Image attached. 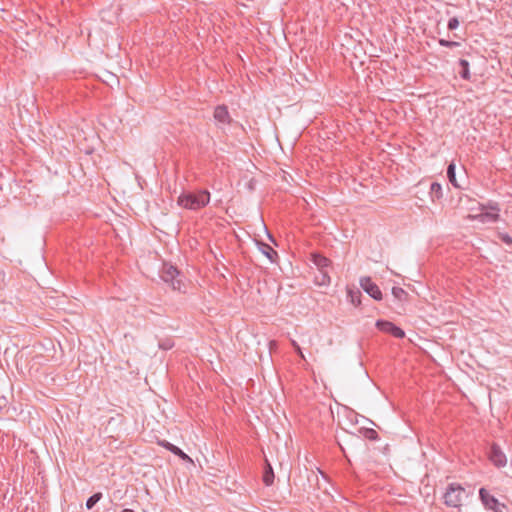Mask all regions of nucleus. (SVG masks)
Listing matches in <instances>:
<instances>
[{
	"label": "nucleus",
	"instance_id": "1",
	"mask_svg": "<svg viewBox=\"0 0 512 512\" xmlns=\"http://www.w3.org/2000/svg\"><path fill=\"white\" fill-rule=\"evenodd\" d=\"M210 202V192L206 189L199 190L197 192L184 191L178 199L177 204L188 210H199L207 206Z\"/></svg>",
	"mask_w": 512,
	"mask_h": 512
},
{
	"label": "nucleus",
	"instance_id": "2",
	"mask_svg": "<svg viewBox=\"0 0 512 512\" xmlns=\"http://www.w3.org/2000/svg\"><path fill=\"white\" fill-rule=\"evenodd\" d=\"M467 496L466 490L458 483H450L443 495L444 503L448 507L459 508Z\"/></svg>",
	"mask_w": 512,
	"mask_h": 512
},
{
	"label": "nucleus",
	"instance_id": "3",
	"mask_svg": "<svg viewBox=\"0 0 512 512\" xmlns=\"http://www.w3.org/2000/svg\"><path fill=\"white\" fill-rule=\"evenodd\" d=\"M180 272L179 270L170 264L164 263L161 270V278L164 282L171 285L174 290H181L182 281L178 279Z\"/></svg>",
	"mask_w": 512,
	"mask_h": 512
},
{
	"label": "nucleus",
	"instance_id": "4",
	"mask_svg": "<svg viewBox=\"0 0 512 512\" xmlns=\"http://www.w3.org/2000/svg\"><path fill=\"white\" fill-rule=\"evenodd\" d=\"M479 497L485 508L493 512H506V505L499 502V500L491 495L485 488H480Z\"/></svg>",
	"mask_w": 512,
	"mask_h": 512
},
{
	"label": "nucleus",
	"instance_id": "5",
	"mask_svg": "<svg viewBox=\"0 0 512 512\" xmlns=\"http://www.w3.org/2000/svg\"><path fill=\"white\" fill-rule=\"evenodd\" d=\"M376 327L384 333H388L397 339L405 337V332L394 323L387 320H377Z\"/></svg>",
	"mask_w": 512,
	"mask_h": 512
},
{
	"label": "nucleus",
	"instance_id": "6",
	"mask_svg": "<svg viewBox=\"0 0 512 512\" xmlns=\"http://www.w3.org/2000/svg\"><path fill=\"white\" fill-rule=\"evenodd\" d=\"M489 460L498 468L504 467L507 463V458L500 446L493 443L488 451Z\"/></svg>",
	"mask_w": 512,
	"mask_h": 512
},
{
	"label": "nucleus",
	"instance_id": "7",
	"mask_svg": "<svg viewBox=\"0 0 512 512\" xmlns=\"http://www.w3.org/2000/svg\"><path fill=\"white\" fill-rule=\"evenodd\" d=\"M362 289L369 294L370 297L379 301L382 299V292L379 287L371 280L370 277H363L360 280Z\"/></svg>",
	"mask_w": 512,
	"mask_h": 512
},
{
	"label": "nucleus",
	"instance_id": "8",
	"mask_svg": "<svg viewBox=\"0 0 512 512\" xmlns=\"http://www.w3.org/2000/svg\"><path fill=\"white\" fill-rule=\"evenodd\" d=\"M311 261L318 268V271L326 270L331 265V260L320 253H312Z\"/></svg>",
	"mask_w": 512,
	"mask_h": 512
},
{
	"label": "nucleus",
	"instance_id": "9",
	"mask_svg": "<svg viewBox=\"0 0 512 512\" xmlns=\"http://www.w3.org/2000/svg\"><path fill=\"white\" fill-rule=\"evenodd\" d=\"M214 118L223 124H230L231 117L225 105H219L214 110Z\"/></svg>",
	"mask_w": 512,
	"mask_h": 512
},
{
	"label": "nucleus",
	"instance_id": "10",
	"mask_svg": "<svg viewBox=\"0 0 512 512\" xmlns=\"http://www.w3.org/2000/svg\"><path fill=\"white\" fill-rule=\"evenodd\" d=\"M260 251L271 261L275 262L278 258V253L268 244L258 242Z\"/></svg>",
	"mask_w": 512,
	"mask_h": 512
},
{
	"label": "nucleus",
	"instance_id": "11",
	"mask_svg": "<svg viewBox=\"0 0 512 512\" xmlns=\"http://www.w3.org/2000/svg\"><path fill=\"white\" fill-rule=\"evenodd\" d=\"M361 296L362 293L358 288L347 287V298L354 306L361 304Z\"/></svg>",
	"mask_w": 512,
	"mask_h": 512
},
{
	"label": "nucleus",
	"instance_id": "12",
	"mask_svg": "<svg viewBox=\"0 0 512 512\" xmlns=\"http://www.w3.org/2000/svg\"><path fill=\"white\" fill-rule=\"evenodd\" d=\"M460 70L458 71L460 77L464 80H470L471 74L469 69V62L465 59L459 60Z\"/></svg>",
	"mask_w": 512,
	"mask_h": 512
},
{
	"label": "nucleus",
	"instance_id": "13",
	"mask_svg": "<svg viewBox=\"0 0 512 512\" xmlns=\"http://www.w3.org/2000/svg\"><path fill=\"white\" fill-rule=\"evenodd\" d=\"M263 482L265 483L266 486H270L274 482L273 468L267 461L263 473Z\"/></svg>",
	"mask_w": 512,
	"mask_h": 512
},
{
	"label": "nucleus",
	"instance_id": "14",
	"mask_svg": "<svg viewBox=\"0 0 512 512\" xmlns=\"http://www.w3.org/2000/svg\"><path fill=\"white\" fill-rule=\"evenodd\" d=\"M430 196L432 200H438L443 197L442 186L438 182H433L430 185Z\"/></svg>",
	"mask_w": 512,
	"mask_h": 512
},
{
	"label": "nucleus",
	"instance_id": "15",
	"mask_svg": "<svg viewBox=\"0 0 512 512\" xmlns=\"http://www.w3.org/2000/svg\"><path fill=\"white\" fill-rule=\"evenodd\" d=\"M316 284L320 286L329 285L330 284V276L326 270L319 271V275L315 276Z\"/></svg>",
	"mask_w": 512,
	"mask_h": 512
},
{
	"label": "nucleus",
	"instance_id": "16",
	"mask_svg": "<svg viewBox=\"0 0 512 512\" xmlns=\"http://www.w3.org/2000/svg\"><path fill=\"white\" fill-rule=\"evenodd\" d=\"M455 164L454 163H450L447 167V177L450 181V183L454 186V187H457V188H460V185L458 184L457 180H456V174H455Z\"/></svg>",
	"mask_w": 512,
	"mask_h": 512
},
{
	"label": "nucleus",
	"instance_id": "17",
	"mask_svg": "<svg viewBox=\"0 0 512 512\" xmlns=\"http://www.w3.org/2000/svg\"><path fill=\"white\" fill-rule=\"evenodd\" d=\"M392 294L400 302L407 301L408 293L401 287H393Z\"/></svg>",
	"mask_w": 512,
	"mask_h": 512
},
{
	"label": "nucleus",
	"instance_id": "18",
	"mask_svg": "<svg viewBox=\"0 0 512 512\" xmlns=\"http://www.w3.org/2000/svg\"><path fill=\"white\" fill-rule=\"evenodd\" d=\"M102 496L101 492L94 493L87 499L86 508L88 510L92 509L102 499Z\"/></svg>",
	"mask_w": 512,
	"mask_h": 512
},
{
	"label": "nucleus",
	"instance_id": "19",
	"mask_svg": "<svg viewBox=\"0 0 512 512\" xmlns=\"http://www.w3.org/2000/svg\"><path fill=\"white\" fill-rule=\"evenodd\" d=\"M169 451L173 453L174 455L180 457L182 460H188L191 461V458L183 452L179 447L173 445L172 447H169Z\"/></svg>",
	"mask_w": 512,
	"mask_h": 512
},
{
	"label": "nucleus",
	"instance_id": "20",
	"mask_svg": "<svg viewBox=\"0 0 512 512\" xmlns=\"http://www.w3.org/2000/svg\"><path fill=\"white\" fill-rule=\"evenodd\" d=\"M364 437L371 441H376L379 439V435L376 430L372 428H366L364 429L363 433Z\"/></svg>",
	"mask_w": 512,
	"mask_h": 512
},
{
	"label": "nucleus",
	"instance_id": "21",
	"mask_svg": "<svg viewBox=\"0 0 512 512\" xmlns=\"http://www.w3.org/2000/svg\"><path fill=\"white\" fill-rule=\"evenodd\" d=\"M439 44L443 47H448V48H454V47H458L460 45L459 42H456V41H449V40H446V39H439Z\"/></svg>",
	"mask_w": 512,
	"mask_h": 512
},
{
	"label": "nucleus",
	"instance_id": "22",
	"mask_svg": "<svg viewBox=\"0 0 512 512\" xmlns=\"http://www.w3.org/2000/svg\"><path fill=\"white\" fill-rule=\"evenodd\" d=\"M174 346V343L171 339H165L159 341V348L163 350H169Z\"/></svg>",
	"mask_w": 512,
	"mask_h": 512
},
{
	"label": "nucleus",
	"instance_id": "23",
	"mask_svg": "<svg viewBox=\"0 0 512 512\" xmlns=\"http://www.w3.org/2000/svg\"><path fill=\"white\" fill-rule=\"evenodd\" d=\"M459 26V21L456 17H452L449 19L447 28L449 30H455Z\"/></svg>",
	"mask_w": 512,
	"mask_h": 512
},
{
	"label": "nucleus",
	"instance_id": "24",
	"mask_svg": "<svg viewBox=\"0 0 512 512\" xmlns=\"http://www.w3.org/2000/svg\"><path fill=\"white\" fill-rule=\"evenodd\" d=\"M499 238L502 242H504L507 245H512V237L508 235L507 233H502L499 235Z\"/></svg>",
	"mask_w": 512,
	"mask_h": 512
},
{
	"label": "nucleus",
	"instance_id": "25",
	"mask_svg": "<svg viewBox=\"0 0 512 512\" xmlns=\"http://www.w3.org/2000/svg\"><path fill=\"white\" fill-rule=\"evenodd\" d=\"M292 346H293V348H294L295 352H296V353H297V354H298L302 359H305L304 354H303V352H302V350H301V347L299 346V344H298L296 341L292 340Z\"/></svg>",
	"mask_w": 512,
	"mask_h": 512
},
{
	"label": "nucleus",
	"instance_id": "26",
	"mask_svg": "<svg viewBox=\"0 0 512 512\" xmlns=\"http://www.w3.org/2000/svg\"><path fill=\"white\" fill-rule=\"evenodd\" d=\"M158 444L162 447H164L165 449H167L169 451V447H172L173 444H171L170 442H168L167 440H160L158 441Z\"/></svg>",
	"mask_w": 512,
	"mask_h": 512
},
{
	"label": "nucleus",
	"instance_id": "27",
	"mask_svg": "<svg viewBox=\"0 0 512 512\" xmlns=\"http://www.w3.org/2000/svg\"><path fill=\"white\" fill-rule=\"evenodd\" d=\"M482 217H487L489 219H491L492 221H496L499 217L498 214H490V213H486L484 215H481Z\"/></svg>",
	"mask_w": 512,
	"mask_h": 512
},
{
	"label": "nucleus",
	"instance_id": "28",
	"mask_svg": "<svg viewBox=\"0 0 512 512\" xmlns=\"http://www.w3.org/2000/svg\"><path fill=\"white\" fill-rule=\"evenodd\" d=\"M121 512H134L132 509H129V508H125L123 509Z\"/></svg>",
	"mask_w": 512,
	"mask_h": 512
}]
</instances>
